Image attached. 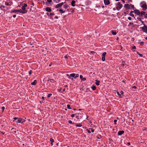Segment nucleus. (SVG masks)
Returning <instances> with one entry per match:
<instances>
[{"instance_id": "1", "label": "nucleus", "mask_w": 147, "mask_h": 147, "mask_svg": "<svg viewBox=\"0 0 147 147\" xmlns=\"http://www.w3.org/2000/svg\"><path fill=\"white\" fill-rule=\"evenodd\" d=\"M140 4H142V5L141 6V7L143 8V10L144 11L146 10L147 9L146 3L144 1H142L141 2Z\"/></svg>"}, {"instance_id": "2", "label": "nucleus", "mask_w": 147, "mask_h": 147, "mask_svg": "<svg viewBox=\"0 0 147 147\" xmlns=\"http://www.w3.org/2000/svg\"><path fill=\"white\" fill-rule=\"evenodd\" d=\"M116 8L118 11L123 6L120 2H118L116 4Z\"/></svg>"}, {"instance_id": "3", "label": "nucleus", "mask_w": 147, "mask_h": 147, "mask_svg": "<svg viewBox=\"0 0 147 147\" xmlns=\"http://www.w3.org/2000/svg\"><path fill=\"white\" fill-rule=\"evenodd\" d=\"M144 26L142 28V29L143 31L147 33V26L144 24Z\"/></svg>"}, {"instance_id": "4", "label": "nucleus", "mask_w": 147, "mask_h": 147, "mask_svg": "<svg viewBox=\"0 0 147 147\" xmlns=\"http://www.w3.org/2000/svg\"><path fill=\"white\" fill-rule=\"evenodd\" d=\"M134 13L136 15L140 16V11L138 9H136L134 10Z\"/></svg>"}, {"instance_id": "5", "label": "nucleus", "mask_w": 147, "mask_h": 147, "mask_svg": "<svg viewBox=\"0 0 147 147\" xmlns=\"http://www.w3.org/2000/svg\"><path fill=\"white\" fill-rule=\"evenodd\" d=\"M63 2H62L60 3L57 4V5H55V8H58L61 7L63 5Z\"/></svg>"}, {"instance_id": "6", "label": "nucleus", "mask_w": 147, "mask_h": 147, "mask_svg": "<svg viewBox=\"0 0 147 147\" xmlns=\"http://www.w3.org/2000/svg\"><path fill=\"white\" fill-rule=\"evenodd\" d=\"M22 119L21 118H18V119L16 121V122L22 123L24 121H22Z\"/></svg>"}, {"instance_id": "7", "label": "nucleus", "mask_w": 147, "mask_h": 147, "mask_svg": "<svg viewBox=\"0 0 147 147\" xmlns=\"http://www.w3.org/2000/svg\"><path fill=\"white\" fill-rule=\"evenodd\" d=\"M76 75V74L74 73H73L71 74L70 75L68 74H67L66 76L68 77L69 78H71V77H74L75 78V76Z\"/></svg>"}, {"instance_id": "8", "label": "nucleus", "mask_w": 147, "mask_h": 147, "mask_svg": "<svg viewBox=\"0 0 147 147\" xmlns=\"http://www.w3.org/2000/svg\"><path fill=\"white\" fill-rule=\"evenodd\" d=\"M124 7L126 8V9H130V4H125L124 5Z\"/></svg>"}, {"instance_id": "9", "label": "nucleus", "mask_w": 147, "mask_h": 147, "mask_svg": "<svg viewBox=\"0 0 147 147\" xmlns=\"http://www.w3.org/2000/svg\"><path fill=\"white\" fill-rule=\"evenodd\" d=\"M104 3L106 5H108L110 4V2L109 0H104Z\"/></svg>"}, {"instance_id": "10", "label": "nucleus", "mask_w": 147, "mask_h": 147, "mask_svg": "<svg viewBox=\"0 0 147 147\" xmlns=\"http://www.w3.org/2000/svg\"><path fill=\"white\" fill-rule=\"evenodd\" d=\"M137 19L139 21L141 22L144 25V22L142 20V19H143V18H140V17H138L137 18Z\"/></svg>"}, {"instance_id": "11", "label": "nucleus", "mask_w": 147, "mask_h": 147, "mask_svg": "<svg viewBox=\"0 0 147 147\" xmlns=\"http://www.w3.org/2000/svg\"><path fill=\"white\" fill-rule=\"evenodd\" d=\"M124 133V131L123 130L119 131L118 133V135H121Z\"/></svg>"}, {"instance_id": "12", "label": "nucleus", "mask_w": 147, "mask_h": 147, "mask_svg": "<svg viewBox=\"0 0 147 147\" xmlns=\"http://www.w3.org/2000/svg\"><path fill=\"white\" fill-rule=\"evenodd\" d=\"M87 130L88 132L90 134L91 133V132H93L94 131V129L92 128H90L89 130L87 129Z\"/></svg>"}, {"instance_id": "13", "label": "nucleus", "mask_w": 147, "mask_h": 147, "mask_svg": "<svg viewBox=\"0 0 147 147\" xmlns=\"http://www.w3.org/2000/svg\"><path fill=\"white\" fill-rule=\"evenodd\" d=\"M5 5L7 6H10L12 4V3L11 1H10L9 3L5 2Z\"/></svg>"}, {"instance_id": "14", "label": "nucleus", "mask_w": 147, "mask_h": 147, "mask_svg": "<svg viewBox=\"0 0 147 147\" xmlns=\"http://www.w3.org/2000/svg\"><path fill=\"white\" fill-rule=\"evenodd\" d=\"M81 114L80 113H78L77 115H76V117L78 119H79L81 118Z\"/></svg>"}, {"instance_id": "15", "label": "nucleus", "mask_w": 147, "mask_h": 147, "mask_svg": "<svg viewBox=\"0 0 147 147\" xmlns=\"http://www.w3.org/2000/svg\"><path fill=\"white\" fill-rule=\"evenodd\" d=\"M46 10L48 12H50L51 11V9L50 7H47L45 8Z\"/></svg>"}, {"instance_id": "16", "label": "nucleus", "mask_w": 147, "mask_h": 147, "mask_svg": "<svg viewBox=\"0 0 147 147\" xmlns=\"http://www.w3.org/2000/svg\"><path fill=\"white\" fill-rule=\"evenodd\" d=\"M80 78L82 80V81H85L86 80V79L85 78H83V76L81 75H80Z\"/></svg>"}, {"instance_id": "17", "label": "nucleus", "mask_w": 147, "mask_h": 147, "mask_svg": "<svg viewBox=\"0 0 147 147\" xmlns=\"http://www.w3.org/2000/svg\"><path fill=\"white\" fill-rule=\"evenodd\" d=\"M76 3V1H75L73 0L71 2V5L73 7H74L75 6V3Z\"/></svg>"}, {"instance_id": "18", "label": "nucleus", "mask_w": 147, "mask_h": 147, "mask_svg": "<svg viewBox=\"0 0 147 147\" xmlns=\"http://www.w3.org/2000/svg\"><path fill=\"white\" fill-rule=\"evenodd\" d=\"M37 83V81L36 80H35L34 81L31 83V84L32 85H36Z\"/></svg>"}, {"instance_id": "19", "label": "nucleus", "mask_w": 147, "mask_h": 147, "mask_svg": "<svg viewBox=\"0 0 147 147\" xmlns=\"http://www.w3.org/2000/svg\"><path fill=\"white\" fill-rule=\"evenodd\" d=\"M22 10H23V11L24 12H25V13H26L27 12V10H26L25 9V7L22 6Z\"/></svg>"}, {"instance_id": "20", "label": "nucleus", "mask_w": 147, "mask_h": 147, "mask_svg": "<svg viewBox=\"0 0 147 147\" xmlns=\"http://www.w3.org/2000/svg\"><path fill=\"white\" fill-rule=\"evenodd\" d=\"M95 81H96V82L95 83V84H96V85H97V86H98L99 85L100 82L98 80H95Z\"/></svg>"}, {"instance_id": "21", "label": "nucleus", "mask_w": 147, "mask_h": 147, "mask_svg": "<svg viewBox=\"0 0 147 147\" xmlns=\"http://www.w3.org/2000/svg\"><path fill=\"white\" fill-rule=\"evenodd\" d=\"M47 15L48 16H53L54 15V13H49L47 12L46 13Z\"/></svg>"}, {"instance_id": "22", "label": "nucleus", "mask_w": 147, "mask_h": 147, "mask_svg": "<svg viewBox=\"0 0 147 147\" xmlns=\"http://www.w3.org/2000/svg\"><path fill=\"white\" fill-rule=\"evenodd\" d=\"M18 12L21 13L23 14L25 13V12H24L23 11V10H22L21 9L18 10Z\"/></svg>"}, {"instance_id": "23", "label": "nucleus", "mask_w": 147, "mask_h": 147, "mask_svg": "<svg viewBox=\"0 0 147 147\" xmlns=\"http://www.w3.org/2000/svg\"><path fill=\"white\" fill-rule=\"evenodd\" d=\"M11 13H16L17 12H18V10L17 9H15L13 10H12L10 12Z\"/></svg>"}, {"instance_id": "24", "label": "nucleus", "mask_w": 147, "mask_h": 147, "mask_svg": "<svg viewBox=\"0 0 147 147\" xmlns=\"http://www.w3.org/2000/svg\"><path fill=\"white\" fill-rule=\"evenodd\" d=\"M50 142H51V144L52 145H53V144L52 143L53 142H54V140L52 138H51L50 139Z\"/></svg>"}, {"instance_id": "25", "label": "nucleus", "mask_w": 147, "mask_h": 147, "mask_svg": "<svg viewBox=\"0 0 147 147\" xmlns=\"http://www.w3.org/2000/svg\"><path fill=\"white\" fill-rule=\"evenodd\" d=\"M59 11L61 14L64 13L65 12V11L63 10L62 9H60L59 10Z\"/></svg>"}, {"instance_id": "26", "label": "nucleus", "mask_w": 147, "mask_h": 147, "mask_svg": "<svg viewBox=\"0 0 147 147\" xmlns=\"http://www.w3.org/2000/svg\"><path fill=\"white\" fill-rule=\"evenodd\" d=\"M91 88L93 90H94L96 89V87L95 86H92L91 87Z\"/></svg>"}, {"instance_id": "27", "label": "nucleus", "mask_w": 147, "mask_h": 147, "mask_svg": "<svg viewBox=\"0 0 147 147\" xmlns=\"http://www.w3.org/2000/svg\"><path fill=\"white\" fill-rule=\"evenodd\" d=\"M63 7L65 9H67L68 7V5L67 4H65L63 5Z\"/></svg>"}, {"instance_id": "28", "label": "nucleus", "mask_w": 147, "mask_h": 147, "mask_svg": "<svg viewBox=\"0 0 147 147\" xmlns=\"http://www.w3.org/2000/svg\"><path fill=\"white\" fill-rule=\"evenodd\" d=\"M117 95H119V96L120 98H122V96L119 93V92L118 91L117 92Z\"/></svg>"}, {"instance_id": "29", "label": "nucleus", "mask_w": 147, "mask_h": 147, "mask_svg": "<svg viewBox=\"0 0 147 147\" xmlns=\"http://www.w3.org/2000/svg\"><path fill=\"white\" fill-rule=\"evenodd\" d=\"M130 7H131L132 8L134 9V8H135L134 7V5L132 4H130Z\"/></svg>"}, {"instance_id": "30", "label": "nucleus", "mask_w": 147, "mask_h": 147, "mask_svg": "<svg viewBox=\"0 0 147 147\" xmlns=\"http://www.w3.org/2000/svg\"><path fill=\"white\" fill-rule=\"evenodd\" d=\"M112 34L113 35H115L117 33L115 31H113L112 32Z\"/></svg>"}, {"instance_id": "31", "label": "nucleus", "mask_w": 147, "mask_h": 147, "mask_svg": "<svg viewBox=\"0 0 147 147\" xmlns=\"http://www.w3.org/2000/svg\"><path fill=\"white\" fill-rule=\"evenodd\" d=\"M82 125V124L81 123H80L79 124H77L76 125V126L78 127H81Z\"/></svg>"}, {"instance_id": "32", "label": "nucleus", "mask_w": 147, "mask_h": 147, "mask_svg": "<svg viewBox=\"0 0 147 147\" xmlns=\"http://www.w3.org/2000/svg\"><path fill=\"white\" fill-rule=\"evenodd\" d=\"M67 107L68 109H71L70 107V105L69 104H68L67 105Z\"/></svg>"}, {"instance_id": "33", "label": "nucleus", "mask_w": 147, "mask_h": 147, "mask_svg": "<svg viewBox=\"0 0 147 147\" xmlns=\"http://www.w3.org/2000/svg\"><path fill=\"white\" fill-rule=\"evenodd\" d=\"M140 14L143 15L145 14V12L144 11H142L141 12H140Z\"/></svg>"}, {"instance_id": "34", "label": "nucleus", "mask_w": 147, "mask_h": 147, "mask_svg": "<svg viewBox=\"0 0 147 147\" xmlns=\"http://www.w3.org/2000/svg\"><path fill=\"white\" fill-rule=\"evenodd\" d=\"M137 53L141 57H142L143 55L142 54L138 52H137Z\"/></svg>"}, {"instance_id": "35", "label": "nucleus", "mask_w": 147, "mask_h": 147, "mask_svg": "<svg viewBox=\"0 0 147 147\" xmlns=\"http://www.w3.org/2000/svg\"><path fill=\"white\" fill-rule=\"evenodd\" d=\"M107 54L106 52H104L102 54V56L103 57H105V55H106V54Z\"/></svg>"}, {"instance_id": "36", "label": "nucleus", "mask_w": 147, "mask_h": 147, "mask_svg": "<svg viewBox=\"0 0 147 147\" xmlns=\"http://www.w3.org/2000/svg\"><path fill=\"white\" fill-rule=\"evenodd\" d=\"M140 45L142 46H143L144 44V42H141L139 43Z\"/></svg>"}, {"instance_id": "37", "label": "nucleus", "mask_w": 147, "mask_h": 147, "mask_svg": "<svg viewBox=\"0 0 147 147\" xmlns=\"http://www.w3.org/2000/svg\"><path fill=\"white\" fill-rule=\"evenodd\" d=\"M102 61H104L105 60V57L102 56Z\"/></svg>"}, {"instance_id": "38", "label": "nucleus", "mask_w": 147, "mask_h": 147, "mask_svg": "<svg viewBox=\"0 0 147 147\" xmlns=\"http://www.w3.org/2000/svg\"><path fill=\"white\" fill-rule=\"evenodd\" d=\"M52 95V94L51 93L47 95V98H49L50 97L51 95Z\"/></svg>"}, {"instance_id": "39", "label": "nucleus", "mask_w": 147, "mask_h": 147, "mask_svg": "<svg viewBox=\"0 0 147 147\" xmlns=\"http://www.w3.org/2000/svg\"><path fill=\"white\" fill-rule=\"evenodd\" d=\"M76 76H75V78H78L79 77V75L78 74H76Z\"/></svg>"}, {"instance_id": "40", "label": "nucleus", "mask_w": 147, "mask_h": 147, "mask_svg": "<svg viewBox=\"0 0 147 147\" xmlns=\"http://www.w3.org/2000/svg\"><path fill=\"white\" fill-rule=\"evenodd\" d=\"M32 70H30V71L29 72V75H30L32 74Z\"/></svg>"}, {"instance_id": "41", "label": "nucleus", "mask_w": 147, "mask_h": 147, "mask_svg": "<svg viewBox=\"0 0 147 147\" xmlns=\"http://www.w3.org/2000/svg\"><path fill=\"white\" fill-rule=\"evenodd\" d=\"M129 15L132 17H133L134 18H135V17H134V15L133 14H132V13H130V14H129Z\"/></svg>"}, {"instance_id": "42", "label": "nucleus", "mask_w": 147, "mask_h": 147, "mask_svg": "<svg viewBox=\"0 0 147 147\" xmlns=\"http://www.w3.org/2000/svg\"><path fill=\"white\" fill-rule=\"evenodd\" d=\"M68 123H70V124L74 123H72V121L70 120H69L68 121Z\"/></svg>"}, {"instance_id": "43", "label": "nucleus", "mask_w": 147, "mask_h": 147, "mask_svg": "<svg viewBox=\"0 0 147 147\" xmlns=\"http://www.w3.org/2000/svg\"><path fill=\"white\" fill-rule=\"evenodd\" d=\"M75 9V8L72 9H72H71V10H72V11H71V12L72 13L74 12L75 11H74Z\"/></svg>"}, {"instance_id": "44", "label": "nucleus", "mask_w": 147, "mask_h": 147, "mask_svg": "<svg viewBox=\"0 0 147 147\" xmlns=\"http://www.w3.org/2000/svg\"><path fill=\"white\" fill-rule=\"evenodd\" d=\"M18 119V117H14L13 118V119H14V120H13V121H15V120H16L17 119Z\"/></svg>"}, {"instance_id": "45", "label": "nucleus", "mask_w": 147, "mask_h": 147, "mask_svg": "<svg viewBox=\"0 0 147 147\" xmlns=\"http://www.w3.org/2000/svg\"><path fill=\"white\" fill-rule=\"evenodd\" d=\"M69 56H67V55H65V58L66 59H67L68 58V57H69Z\"/></svg>"}, {"instance_id": "46", "label": "nucleus", "mask_w": 147, "mask_h": 147, "mask_svg": "<svg viewBox=\"0 0 147 147\" xmlns=\"http://www.w3.org/2000/svg\"><path fill=\"white\" fill-rule=\"evenodd\" d=\"M3 7V8H5V7L3 5H1V6H0V8H1V9H2V7Z\"/></svg>"}, {"instance_id": "47", "label": "nucleus", "mask_w": 147, "mask_h": 147, "mask_svg": "<svg viewBox=\"0 0 147 147\" xmlns=\"http://www.w3.org/2000/svg\"><path fill=\"white\" fill-rule=\"evenodd\" d=\"M75 115H76L75 114H72L71 115V116L72 117H73L75 116Z\"/></svg>"}, {"instance_id": "48", "label": "nucleus", "mask_w": 147, "mask_h": 147, "mask_svg": "<svg viewBox=\"0 0 147 147\" xmlns=\"http://www.w3.org/2000/svg\"><path fill=\"white\" fill-rule=\"evenodd\" d=\"M2 112H3L4 109H5V107H3L2 108Z\"/></svg>"}, {"instance_id": "49", "label": "nucleus", "mask_w": 147, "mask_h": 147, "mask_svg": "<svg viewBox=\"0 0 147 147\" xmlns=\"http://www.w3.org/2000/svg\"><path fill=\"white\" fill-rule=\"evenodd\" d=\"M71 10V9L69 8L67 9V11L68 12H69Z\"/></svg>"}, {"instance_id": "50", "label": "nucleus", "mask_w": 147, "mask_h": 147, "mask_svg": "<svg viewBox=\"0 0 147 147\" xmlns=\"http://www.w3.org/2000/svg\"><path fill=\"white\" fill-rule=\"evenodd\" d=\"M133 24V22H130L129 23V26L130 25H132Z\"/></svg>"}, {"instance_id": "51", "label": "nucleus", "mask_w": 147, "mask_h": 147, "mask_svg": "<svg viewBox=\"0 0 147 147\" xmlns=\"http://www.w3.org/2000/svg\"><path fill=\"white\" fill-rule=\"evenodd\" d=\"M47 1L48 3H51L52 2V0H47Z\"/></svg>"}, {"instance_id": "52", "label": "nucleus", "mask_w": 147, "mask_h": 147, "mask_svg": "<svg viewBox=\"0 0 147 147\" xmlns=\"http://www.w3.org/2000/svg\"><path fill=\"white\" fill-rule=\"evenodd\" d=\"M117 120H116V119L114 120V124H116V122H117Z\"/></svg>"}, {"instance_id": "53", "label": "nucleus", "mask_w": 147, "mask_h": 147, "mask_svg": "<svg viewBox=\"0 0 147 147\" xmlns=\"http://www.w3.org/2000/svg\"><path fill=\"white\" fill-rule=\"evenodd\" d=\"M23 7H26L27 6V4H24V6H23Z\"/></svg>"}, {"instance_id": "54", "label": "nucleus", "mask_w": 147, "mask_h": 147, "mask_svg": "<svg viewBox=\"0 0 147 147\" xmlns=\"http://www.w3.org/2000/svg\"><path fill=\"white\" fill-rule=\"evenodd\" d=\"M144 17L146 18H147V14H146L145 15Z\"/></svg>"}, {"instance_id": "55", "label": "nucleus", "mask_w": 147, "mask_h": 147, "mask_svg": "<svg viewBox=\"0 0 147 147\" xmlns=\"http://www.w3.org/2000/svg\"><path fill=\"white\" fill-rule=\"evenodd\" d=\"M128 19L129 20H131V18L130 17H129L128 18Z\"/></svg>"}, {"instance_id": "56", "label": "nucleus", "mask_w": 147, "mask_h": 147, "mask_svg": "<svg viewBox=\"0 0 147 147\" xmlns=\"http://www.w3.org/2000/svg\"><path fill=\"white\" fill-rule=\"evenodd\" d=\"M120 93L121 94H123V91H121V92H120Z\"/></svg>"}, {"instance_id": "57", "label": "nucleus", "mask_w": 147, "mask_h": 147, "mask_svg": "<svg viewBox=\"0 0 147 147\" xmlns=\"http://www.w3.org/2000/svg\"><path fill=\"white\" fill-rule=\"evenodd\" d=\"M132 49H136V47L135 46H133Z\"/></svg>"}, {"instance_id": "58", "label": "nucleus", "mask_w": 147, "mask_h": 147, "mask_svg": "<svg viewBox=\"0 0 147 147\" xmlns=\"http://www.w3.org/2000/svg\"><path fill=\"white\" fill-rule=\"evenodd\" d=\"M54 18H55V19H58V17L57 16H56L54 17Z\"/></svg>"}, {"instance_id": "59", "label": "nucleus", "mask_w": 147, "mask_h": 147, "mask_svg": "<svg viewBox=\"0 0 147 147\" xmlns=\"http://www.w3.org/2000/svg\"><path fill=\"white\" fill-rule=\"evenodd\" d=\"M91 53L92 54H94L95 53V52L94 51H92L91 52Z\"/></svg>"}, {"instance_id": "60", "label": "nucleus", "mask_w": 147, "mask_h": 147, "mask_svg": "<svg viewBox=\"0 0 147 147\" xmlns=\"http://www.w3.org/2000/svg\"><path fill=\"white\" fill-rule=\"evenodd\" d=\"M127 145L128 146L130 145V143L129 142H128L127 143Z\"/></svg>"}, {"instance_id": "61", "label": "nucleus", "mask_w": 147, "mask_h": 147, "mask_svg": "<svg viewBox=\"0 0 147 147\" xmlns=\"http://www.w3.org/2000/svg\"><path fill=\"white\" fill-rule=\"evenodd\" d=\"M13 16V18H15V17H16V15H14Z\"/></svg>"}, {"instance_id": "62", "label": "nucleus", "mask_w": 147, "mask_h": 147, "mask_svg": "<svg viewBox=\"0 0 147 147\" xmlns=\"http://www.w3.org/2000/svg\"><path fill=\"white\" fill-rule=\"evenodd\" d=\"M121 65L122 67H124V64L123 63L121 64Z\"/></svg>"}, {"instance_id": "63", "label": "nucleus", "mask_w": 147, "mask_h": 147, "mask_svg": "<svg viewBox=\"0 0 147 147\" xmlns=\"http://www.w3.org/2000/svg\"><path fill=\"white\" fill-rule=\"evenodd\" d=\"M133 88H134L135 89V88H136V86H133Z\"/></svg>"}, {"instance_id": "64", "label": "nucleus", "mask_w": 147, "mask_h": 147, "mask_svg": "<svg viewBox=\"0 0 147 147\" xmlns=\"http://www.w3.org/2000/svg\"><path fill=\"white\" fill-rule=\"evenodd\" d=\"M134 12V11H131V12H130V13H133Z\"/></svg>"}]
</instances>
